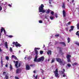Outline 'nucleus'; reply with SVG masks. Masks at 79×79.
Here are the masks:
<instances>
[{
  "mask_svg": "<svg viewBox=\"0 0 79 79\" xmlns=\"http://www.w3.org/2000/svg\"><path fill=\"white\" fill-rule=\"evenodd\" d=\"M44 6L43 4H42L40 7L39 8V12L40 13V12H42L43 13H46L47 14H49L50 13V10L49 9H48L47 11H46L44 9Z\"/></svg>",
  "mask_w": 79,
  "mask_h": 79,
  "instance_id": "nucleus-1",
  "label": "nucleus"
},
{
  "mask_svg": "<svg viewBox=\"0 0 79 79\" xmlns=\"http://www.w3.org/2000/svg\"><path fill=\"white\" fill-rule=\"evenodd\" d=\"M37 55H36L35 56V58L34 59V61L35 62H40V61H44L45 58L44 56H41L40 58H39L37 59V57L38 56H37Z\"/></svg>",
  "mask_w": 79,
  "mask_h": 79,
  "instance_id": "nucleus-2",
  "label": "nucleus"
},
{
  "mask_svg": "<svg viewBox=\"0 0 79 79\" xmlns=\"http://www.w3.org/2000/svg\"><path fill=\"white\" fill-rule=\"evenodd\" d=\"M56 61L59 63V64H60V65L61 66H64L65 64H66V62L64 61L63 60L62 61L61 59L60 58H56Z\"/></svg>",
  "mask_w": 79,
  "mask_h": 79,
  "instance_id": "nucleus-3",
  "label": "nucleus"
},
{
  "mask_svg": "<svg viewBox=\"0 0 79 79\" xmlns=\"http://www.w3.org/2000/svg\"><path fill=\"white\" fill-rule=\"evenodd\" d=\"M19 62L18 61H16L15 62V66L16 67V68H19L20 66H21V62H19V63L18 64V63Z\"/></svg>",
  "mask_w": 79,
  "mask_h": 79,
  "instance_id": "nucleus-4",
  "label": "nucleus"
},
{
  "mask_svg": "<svg viewBox=\"0 0 79 79\" xmlns=\"http://www.w3.org/2000/svg\"><path fill=\"white\" fill-rule=\"evenodd\" d=\"M53 72L54 73L55 76L56 77H59V76H58V75H59V74H58V69H56L55 71H53Z\"/></svg>",
  "mask_w": 79,
  "mask_h": 79,
  "instance_id": "nucleus-5",
  "label": "nucleus"
},
{
  "mask_svg": "<svg viewBox=\"0 0 79 79\" xmlns=\"http://www.w3.org/2000/svg\"><path fill=\"white\" fill-rule=\"evenodd\" d=\"M13 45H15L16 47H20L21 46V45L19 44L18 43V42H16L15 43V42H13Z\"/></svg>",
  "mask_w": 79,
  "mask_h": 79,
  "instance_id": "nucleus-6",
  "label": "nucleus"
},
{
  "mask_svg": "<svg viewBox=\"0 0 79 79\" xmlns=\"http://www.w3.org/2000/svg\"><path fill=\"white\" fill-rule=\"evenodd\" d=\"M57 48H59L60 49V50L59 51V53H61V55H63L64 54V53L62 52V50H63V48L60 47H57Z\"/></svg>",
  "mask_w": 79,
  "mask_h": 79,
  "instance_id": "nucleus-7",
  "label": "nucleus"
},
{
  "mask_svg": "<svg viewBox=\"0 0 79 79\" xmlns=\"http://www.w3.org/2000/svg\"><path fill=\"white\" fill-rule=\"evenodd\" d=\"M70 57H71V56L69 55H67L66 56V58L67 59L68 62H71V59H70Z\"/></svg>",
  "mask_w": 79,
  "mask_h": 79,
  "instance_id": "nucleus-8",
  "label": "nucleus"
},
{
  "mask_svg": "<svg viewBox=\"0 0 79 79\" xmlns=\"http://www.w3.org/2000/svg\"><path fill=\"white\" fill-rule=\"evenodd\" d=\"M21 72V69L19 68L17 69L16 73V74H19V73H20Z\"/></svg>",
  "mask_w": 79,
  "mask_h": 79,
  "instance_id": "nucleus-9",
  "label": "nucleus"
},
{
  "mask_svg": "<svg viewBox=\"0 0 79 79\" xmlns=\"http://www.w3.org/2000/svg\"><path fill=\"white\" fill-rule=\"evenodd\" d=\"M59 44H61L65 47H66V43H65L64 42H59Z\"/></svg>",
  "mask_w": 79,
  "mask_h": 79,
  "instance_id": "nucleus-10",
  "label": "nucleus"
},
{
  "mask_svg": "<svg viewBox=\"0 0 79 79\" xmlns=\"http://www.w3.org/2000/svg\"><path fill=\"white\" fill-rule=\"evenodd\" d=\"M26 70H30V66L29 65L26 64Z\"/></svg>",
  "mask_w": 79,
  "mask_h": 79,
  "instance_id": "nucleus-11",
  "label": "nucleus"
},
{
  "mask_svg": "<svg viewBox=\"0 0 79 79\" xmlns=\"http://www.w3.org/2000/svg\"><path fill=\"white\" fill-rule=\"evenodd\" d=\"M70 27H71V29L69 30V31L70 32H71L72 31H73V30L74 29V26H71Z\"/></svg>",
  "mask_w": 79,
  "mask_h": 79,
  "instance_id": "nucleus-12",
  "label": "nucleus"
},
{
  "mask_svg": "<svg viewBox=\"0 0 79 79\" xmlns=\"http://www.w3.org/2000/svg\"><path fill=\"white\" fill-rule=\"evenodd\" d=\"M1 66L2 67H3V58H2V57H1Z\"/></svg>",
  "mask_w": 79,
  "mask_h": 79,
  "instance_id": "nucleus-13",
  "label": "nucleus"
},
{
  "mask_svg": "<svg viewBox=\"0 0 79 79\" xmlns=\"http://www.w3.org/2000/svg\"><path fill=\"white\" fill-rule=\"evenodd\" d=\"M4 45L6 48H8V42H5Z\"/></svg>",
  "mask_w": 79,
  "mask_h": 79,
  "instance_id": "nucleus-14",
  "label": "nucleus"
},
{
  "mask_svg": "<svg viewBox=\"0 0 79 79\" xmlns=\"http://www.w3.org/2000/svg\"><path fill=\"white\" fill-rule=\"evenodd\" d=\"M63 17H65L66 16V12H65V10H63Z\"/></svg>",
  "mask_w": 79,
  "mask_h": 79,
  "instance_id": "nucleus-15",
  "label": "nucleus"
},
{
  "mask_svg": "<svg viewBox=\"0 0 79 79\" xmlns=\"http://www.w3.org/2000/svg\"><path fill=\"white\" fill-rule=\"evenodd\" d=\"M48 55H51L52 54V51L50 50H49L48 52H47Z\"/></svg>",
  "mask_w": 79,
  "mask_h": 79,
  "instance_id": "nucleus-16",
  "label": "nucleus"
},
{
  "mask_svg": "<svg viewBox=\"0 0 79 79\" xmlns=\"http://www.w3.org/2000/svg\"><path fill=\"white\" fill-rule=\"evenodd\" d=\"M35 54L36 55H38V51L37 50H35Z\"/></svg>",
  "mask_w": 79,
  "mask_h": 79,
  "instance_id": "nucleus-17",
  "label": "nucleus"
},
{
  "mask_svg": "<svg viewBox=\"0 0 79 79\" xmlns=\"http://www.w3.org/2000/svg\"><path fill=\"white\" fill-rule=\"evenodd\" d=\"M70 40V38L69 37H68L67 39L68 43H69V42H70V41H71Z\"/></svg>",
  "mask_w": 79,
  "mask_h": 79,
  "instance_id": "nucleus-18",
  "label": "nucleus"
},
{
  "mask_svg": "<svg viewBox=\"0 0 79 79\" xmlns=\"http://www.w3.org/2000/svg\"><path fill=\"white\" fill-rule=\"evenodd\" d=\"M62 8H65V4L64 3V2L62 3Z\"/></svg>",
  "mask_w": 79,
  "mask_h": 79,
  "instance_id": "nucleus-19",
  "label": "nucleus"
},
{
  "mask_svg": "<svg viewBox=\"0 0 79 79\" xmlns=\"http://www.w3.org/2000/svg\"><path fill=\"white\" fill-rule=\"evenodd\" d=\"M79 31H77V32H76V35H78V37H79Z\"/></svg>",
  "mask_w": 79,
  "mask_h": 79,
  "instance_id": "nucleus-20",
  "label": "nucleus"
},
{
  "mask_svg": "<svg viewBox=\"0 0 79 79\" xmlns=\"http://www.w3.org/2000/svg\"><path fill=\"white\" fill-rule=\"evenodd\" d=\"M54 62H55V58H53L52 60L51 63H54Z\"/></svg>",
  "mask_w": 79,
  "mask_h": 79,
  "instance_id": "nucleus-21",
  "label": "nucleus"
},
{
  "mask_svg": "<svg viewBox=\"0 0 79 79\" xmlns=\"http://www.w3.org/2000/svg\"><path fill=\"white\" fill-rule=\"evenodd\" d=\"M5 77L6 79H8V76L7 75H5Z\"/></svg>",
  "mask_w": 79,
  "mask_h": 79,
  "instance_id": "nucleus-22",
  "label": "nucleus"
},
{
  "mask_svg": "<svg viewBox=\"0 0 79 79\" xmlns=\"http://www.w3.org/2000/svg\"><path fill=\"white\" fill-rule=\"evenodd\" d=\"M10 52H13V49H12V48H11V47H10Z\"/></svg>",
  "mask_w": 79,
  "mask_h": 79,
  "instance_id": "nucleus-23",
  "label": "nucleus"
},
{
  "mask_svg": "<svg viewBox=\"0 0 79 79\" xmlns=\"http://www.w3.org/2000/svg\"><path fill=\"white\" fill-rule=\"evenodd\" d=\"M10 70H12V69H13V67H12V65L11 64L10 65Z\"/></svg>",
  "mask_w": 79,
  "mask_h": 79,
  "instance_id": "nucleus-24",
  "label": "nucleus"
},
{
  "mask_svg": "<svg viewBox=\"0 0 79 79\" xmlns=\"http://www.w3.org/2000/svg\"><path fill=\"white\" fill-rule=\"evenodd\" d=\"M50 19H51V20H53V19H54V18H53V17L52 16H51L50 17Z\"/></svg>",
  "mask_w": 79,
  "mask_h": 79,
  "instance_id": "nucleus-25",
  "label": "nucleus"
},
{
  "mask_svg": "<svg viewBox=\"0 0 79 79\" xmlns=\"http://www.w3.org/2000/svg\"><path fill=\"white\" fill-rule=\"evenodd\" d=\"M4 29L3 28H2L1 29V33L3 32V31H4Z\"/></svg>",
  "mask_w": 79,
  "mask_h": 79,
  "instance_id": "nucleus-26",
  "label": "nucleus"
},
{
  "mask_svg": "<svg viewBox=\"0 0 79 79\" xmlns=\"http://www.w3.org/2000/svg\"><path fill=\"white\" fill-rule=\"evenodd\" d=\"M40 54H41V55H42V54L44 53V52L42 51H40Z\"/></svg>",
  "mask_w": 79,
  "mask_h": 79,
  "instance_id": "nucleus-27",
  "label": "nucleus"
},
{
  "mask_svg": "<svg viewBox=\"0 0 79 79\" xmlns=\"http://www.w3.org/2000/svg\"><path fill=\"white\" fill-rule=\"evenodd\" d=\"M40 50V48H35L34 49V50Z\"/></svg>",
  "mask_w": 79,
  "mask_h": 79,
  "instance_id": "nucleus-28",
  "label": "nucleus"
},
{
  "mask_svg": "<svg viewBox=\"0 0 79 79\" xmlns=\"http://www.w3.org/2000/svg\"><path fill=\"white\" fill-rule=\"evenodd\" d=\"M67 66H68V67H71V64H67Z\"/></svg>",
  "mask_w": 79,
  "mask_h": 79,
  "instance_id": "nucleus-29",
  "label": "nucleus"
},
{
  "mask_svg": "<svg viewBox=\"0 0 79 79\" xmlns=\"http://www.w3.org/2000/svg\"><path fill=\"white\" fill-rule=\"evenodd\" d=\"M6 59L7 60H9V57H8V56H6Z\"/></svg>",
  "mask_w": 79,
  "mask_h": 79,
  "instance_id": "nucleus-30",
  "label": "nucleus"
},
{
  "mask_svg": "<svg viewBox=\"0 0 79 79\" xmlns=\"http://www.w3.org/2000/svg\"><path fill=\"white\" fill-rule=\"evenodd\" d=\"M55 17H56V18H58V14H57V13H55Z\"/></svg>",
  "mask_w": 79,
  "mask_h": 79,
  "instance_id": "nucleus-31",
  "label": "nucleus"
},
{
  "mask_svg": "<svg viewBox=\"0 0 79 79\" xmlns=\"http://www.w3.org/2000/svg\"><path fill=\"white\" fill-rule=\"evenodd\" d=\"M27 60H28L29 61H30V60H31V57L30 56H28Z\"/></svg>",
  "mask_w": 79,
  "mask_h": 79,
  "instance_id": "nucleus-32",
  "label": "nucleus"
},
{
  "mask_svg": "<svg viewBox=\"0 0 79 79\" xmlns=\"http://www.w3.org/2000/svg\"><path fill=\"white\" fill-rule=\"evenodd\" d=\"M77 29H79V23H78L77 24Z\"/></svg>",
  "mask_w": 79,
  "mask_h": 79,
  "instance_id": "nucleus-33",
  "label": "nucleus"
},
{
  "mask_svg": "<svg viewBox=\"0 0 79 79\" xmlns=\"http://www.w3.org/2000/svg\"><path fill=\"white\" fill-rule=\"evenodd\" d=\"M8 37L9 38H12V37H13V36L12 35H10L8 36Z\"/></svg>",
  "mask_w": 79,
  "mask_h": 79,
  "instance_id": "nucleus-34",
  "label": "nucleus"
},
{
  "mask_svg": "<svg viewBox=\"0 0 79 79\" xmlns=\"http://www.w3.org/2000/svg\"><path fill=\"white\" fill-rule=\"evenodd\" d=\"M51 15H53L54 14V12H53V11H52L51 12Z\"/></svg>",
  "mask_w": 79,
  "mask_h": 79,
  "instance_id": "nucleus-35",
  "label": "nucleus"
},
{
  "mask_svg": "<svg viewBox=\"0 0 79 79\" xmlns=\"http://www.w3.org/2000/svg\"><path fill=\"white\" fill-rule=\"evenodd\" d=\"M30 66L31 67H32V66H35V64H31L30 65Z\"/></svg>",
  "mask_w": 79,
  "mask_h": 79,
  "instance_id": "nucleus-36",
  "label": "nucleus"
},
{
  "mask_svg": "<svg viewBox=\"0 0 79 79\" xmlns=\"http://www.w3.org/2000/svg\"><path fill=\"white\" fill-rule=\"evenodd\" d=\"M73 65H77V62H75L73 64Z\"/></svg>",
  "mask_w": 79,
  "mask_h": 79,
  "instance_id": "nucleus-37",
  "label": "nucleus"
},
{
  "mask_svg": "<svg viewBox=\"0 0 79 79\" xmlns=\"http://www.w3.org/2000/svg\"><path fill=\"white\" fill-rule=\"evenodd\" d=\"M49 3H50V5H51V2H52V0H49Z\"/></svg>",
  "mask_w": 79,
  "mask_h": 79,
  "instance_id": "nucleus-38",
  "label": "nucleus"
},
{
  "mask_svg": "<svg viewBox=\"0 0 79 79\" xmlns=\"http://www.w3.org/2000/svg\"><path fill=\"white\" fill-rule=\"evenodd\" d=\"M55 37H59L60 36V35L59 34L56 35H55Z\"/></svg>",
  "mask_w": 79,
  "mask_h": 79,
  "instance_id": "nucleus-39",
  "label": "nucleus"
},
{
  "mask_svg": "<svg viewBox=\"0 0 79 79\" xmlns=\"http://www.w3.org/2000/svg\"><path fill=\"white\" fill-rule=\"evenodd\" d=\"M39 23H42L43 22L42 20H40L39 21Z\"/></svg>",
  "mask_w": 79,
  "mask_h": 79,
  "instance_id": "nucleus-40",
  "label": "nucleus"
},
{
  "mask_svg": "<svg viewBox=\"0 0 79 79\" xmlns=\"http://www.w3.org/2000/svg\"><path fill=\"white\" fill-rule=\"evenodd\" d=\"M15 55H12L11 56V57L12 58H15Z\"/></svg>",
  "mask_w": 79,
  "mask_h": 79,
  "instance_id": "nucleus-41",
  "label": "nucleus"
},
{
  "mask_svg": "<svg viewBox=\"0 0 79 79\" xmlns=\"http://www.w3.org/2000/svg\"><path fill=\"white\" fill-rule=\"evenodd\" d=\"M70 24H71V22H69L67 23V24H68V25H69Z\"/></svg>",
  "mask_w": 79,
  "mask_h": 79,
  "instance_id": "nucleus-42",
  "label": "nucleus"
},
{
  "mask_svg": "<svg viewBox=\"0 0 79 79\" xmlns=\"http://www.w3.org/2000/svg\"><path fill=\"white\" fill-rule=\"evenodd\" d=\"M3 31H4V34H6V31H5V30L4 29Z\"/></svg>",
  "mask_w": 79,
  "mask_h": 79,
  "instance_id": "nucleus-43",
  "label": "nucleus"
},
{
  "mask_svg": "<svg viewBox=\"0 0 79 79\" xmlns=\"http://www.w3.org/2000/svg\"><path fill=\"white\" fill-rule=\"evenodd\" d=\"M2 10V7L0 6V11H1Z\"/></svg>",
  "mask_w": 79,
  "mask_h": 79,
  "instance_id": "nucleus-44",
  "label": "nucleus"
},
{
  "mask_svg": "<svg viewBox=\"0 0 79 79\" xmlns=\"http://www.w3.org/2000/svg\"><path fill=\"white\" fill-rule=\"evenodd\" d=\"M14 58L15 60H18V58H17V57L16 56Z\"/></svg>",
  "mask_w": 79,
  "mask_h": 79,
  "instance_id": "nucleus-45",
  "label": "nucleus"
},
{
  "mask_svg": "<svg viewBox=\"0 0 79 79\" xmlns=\"http://www.w3.org/2000/svg\"><path fill=\"white\" fill-rule=\"evenodd\" d=\"M15 78L16 79H19V78L17 77H15Z\"/></svg>",
  "mask_w": 79,
  "mask_h": 79,
  "instance_id": "nucleus-46",
  "label": "nucleus"
},
{
  "mask_svg": "<svg viewBox=\"0 0 79 79\" xmlns=\"http://www.w3.org/2000/svg\"><path fill=\"white\" fill-rule=\"evenodd\" d=\"M5 74H6V72H4L3 73V75H5Z\"/></svg>",
  "mask_w": 79,
  "mask_h": 79,
  "instance_id": "nucleus-47",
  "label": "nucleus"
},
{
  "mask_svg": "<svg viewBox=\"0 0 79 79\" xmlns=\"http://www.w3.org/2000/svg\"><path fill=\"white\" fill-rule=\"evenodd\" d=\"M65 29L67 31H68V28L67 27L65 28Z\"/></svg>",
  "mask_w": 79,
  "mask_h": 79,
  "instance_id": "nucleus-48",
  "label": "nucleus"
},
{
  "mask_svg": "<svg viewBox=\"0 0 79 79\" xmlns=\"http://www.w3.org/2000/svg\"><path fill=\"white\" fill-rule=\"evenodd\" d=\"M63 77H66V75H65V74H63Z\"/></svg>",
  "mask_w": 79,
  "mask_h": 79,
  "instance_id": "nucleus-49",
  "label": "nucleus"
},
{
  "mask_svg": "<svg viewBox=\"0 0 79 79\" xmlns=\"http://www.w3.org/2000/svg\"><path fill=\"white\" fill-rule=\"evenodd\" d=\"M8 6H10V7H11V5L10 4H8Z\"/></svg>",
  "mask_w": 79,
  "mask_h": 79,
  "instance_id": "nucleus-50",
  "label": "nucleus"
},
{
  "mask_svg": "<svg viewBox=\"0 0 79 79\" xmlns=\"http://www.w3.org/2000/svg\"><path fill=\"white\" fill-rule=\"evenodd\" d=\"M37 77H38V76L37 75H36V77H35V79H37Z\"/></svg>",
  "mask_w": 79,
  "mask_h": 79,
  "instance_id": "nucleus-51",
  "label": "nucleus"
},
{
  "mask_svg": "<svg viewBox=\"0 0 79 79\" xmlns=\"http://www.w3.org/2000/svg\"><path fill=\"white\" fill-rule=\"evenodd\" d=\"M44 70H43L41 72V73H44Z\"/></svg>",
  "mask_w": 79,
  "mask_h": 79,
  "instance_id": "nucleus-52",
  "label": "nucleus"
},
{
  "mask_svg": "<svg viewBox=\"0 0 79 79\" xmlns=\"http://www.w3.org/2000/svg\"><path fill=\"white\" fill-rule=\"evenodd\" d=\"M5 66H6V68H7V67H8V64H6L5 65Z\"/></svg>",
  "mask_w": 79,
  "mask_h": 79,
  "instance_id": "nucleus-53",
  "label": "nucleus"
},
{
  "mask_svg": "<svg viewBox=\"0 0 79 79\" xmlns=\"http://www.w3.org/2000/svg\"><path fill=\"white\" fill-rule=\"evenodd\" d=\"M61 74H64V72H61Z\"/></svg>",
  "mask_w": 79,
  "mask_h": 79,
  "instance_id": "nucleus-54",
  "label": "nucleus"
},
{
  "mask_svg": "<svg viewBox=\"0 0 79 79\" xmlns=\"http://www.w3.org/2000/svg\"><path fill=\"white\" fill-rule=\"evenodd\" d=\"M63 71L64 72H65V69H63Z\"/></svg>",
  "mask_w": 79,
  "mask_h": 79,
  "instance_id": "nucleus-55",
  "label": "nucleus"
},
{
  "mask_svg": "<svg viewBox=\"0 0 79 79\" xmlns=\"http://www.w3.org/2000/svg\"><path fill=\"white\" fill-rule=\"evenodd\" d=\"M74 2V0H72V3H73Z\"/></svg>",
  "mask_w": 79,
  "mask_h": 79,
  "instance_id": "nucleus-56",
  "label": "nucleus"
},
{
  "mask_svg": "<svg viewBox=\"0 0 79 79\" xmlns=\"http://www.w3.org/2000/svg\"><path fill=\"white\" fill-rule=\"evenodd\" d=\"M33 77H35V75H33Z\"/></svg>",
  "mask_w": 79,
  "mask_h": 79,
  "instance_id": "nucleus-57",
  "label": "nucleus"
},
{
  "mask_svg": "<svg viewBox=\"0 0 79 79\" xmlns=\"http://www.w3.org/2000/svg\"><path fill=\"white\" fill-rule=\"evenodd\" d=\"M26 58H27L26 57H25V58H24V59L26 60Z\"/></svg>",
  "mask_w": 79,
  "mask_h": 79,
  "instance_id": "nucleus-58",
  "label": "nucleus"
},
{
  "mask_svg": "<svg viewBox=\"0 0 79 79\" xmlns=\"http://www.w3.org/2000/svg\"><path fill=\"white\" fill-rule=\"evenodd\" d=\"M2 51V49H1V48H0V52H1Z\"/></svg>",
  "mask_w": 79,
  "mask_h": 79,
  "instance_id": "nucleus-59",
  "label": "nucleus"
},
{
  "mask_svg": "<svg viewBox=\"0 0 79 79\" xmlns=\"http://www.w3.org/2000/svg\"><path fill=\"white\" fill-rule=\"evenodd\" d=\"M48 61H50V59H48Z\"/></svg>",
  "mask_w": 79,
  "mask_h": 79,
  "instance_id": "nucleus-60",
  "label": "nucleus"
},
{
  "mask_svg": "<svg viewBox=\"0 0 79 79\" xmlns=\"http://www.w3.org/2000/svg\"><path fill=\"white\" fill-rule=\"evenodd\" d=\"M33 73H35V70L34 71Z\"/></svg>",
  "mask_w": 79,
  "mask_h": 79,
  "instance_id": "nucleus-61",
  "label": "nucleus"
},
{
  "mask_svg": "<svg viewBox=\"0 0 79 79\" xmlns=\"http://www.w3.org/2000/svg\"><path fill=\"white\" fill-rule=\"evenodd\" d=\"M45 79V77H44L43 78V79Z\"/></svg>",
  "mask_w": 79,
  "mask_h": 79,
  "instance_id": "nucleus-62",
  "label": "nucleus"
},
{
  "mask_svg": "<svg viewBox=\"0 0 79 79\" xmlns=\"http://www.w3.org/2000/svg\"><path fill=\"white\" fill-rule=\"evenodd\" d=\"M0 37H1V33H0Z\"/></svg>",
  "mask_w": 79,
  "mask_h": 79,
  "instance_id": "nucleus-63",
  "label": "nucleus"
},
{
  "mask_svg": "<svg viewBox=\"0 0 79 79\" xmlns=\"http://www.w3.org/2000/svg\"><path fill=\"white\" fill-rule=\"evenodd\" d=\"M13 62H14V63H15V60H14Z\"/></svg>",
  "mask_w": 79,
  "mask_h": 79,
  "instance_id": "nucleus-64",
  "label": "nucleus"
}]
</instances>
